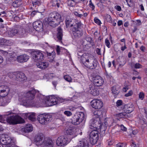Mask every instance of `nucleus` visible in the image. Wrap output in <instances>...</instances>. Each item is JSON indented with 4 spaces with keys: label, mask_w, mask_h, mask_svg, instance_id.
Listing matches in <instances>:
<instances>
[{
    "label": "nucleus",
    "mask_w": 147,
    "mask_h": 147,
    "mask_svg": "<svg viewBox=\"0 0 147 147\" xmlns=\"http://www.w3.org/2000/svg\"><path fill=\"white\" fill-rule=\"evenodd\" d=\"M36 92V91L35 89H32L26 92L21 93L19 96V100L23 102H25L27 105L32 106L40 107V104L36 105H34L33 104H31L36 103V100L37 98H40L41 96H42L40 95V96L37 97L34 100H33L32 99L34 98Z\"/></svg>",
    "instance_id": "1"
},
{
    "label": "nucleus",
    "mask_w": 147,
    "mask_h": 147,
    "mask_svg": "<svg viewBox=\"0 0 147 147\" xmlns=\"http://www.w3.org/2000/svg\"><path fill=\"white\" fill-rule=\"evenodd\" d=\"M81 61L85 66L92 69H95L98 64V61L93 56L85 53L81 56Z\"/></svg>",
    "instance_id": "2"
},
{
    "label": "nucleus",
    "mask_w": 147,
    "mask_h": 147,
    "mask_svg": "<svg viewBox=\"0 0 147 147\" xmlns=\"http://www.w3.org/2000/svg\"><path fill=\"white\" fill-rule=\"evenodd\" d=\"M58 98L54 96H51L45 97L44 96H41L40 98H38L36 100V103L32 104L34 105L49 103H51L50 106L55 105L58 103ZM31 105L32 104H31Z\"/></svg>",
    "instance_id": "3"
},
{
    "label": "nucleus",
    "mask_w": 147,
    "mask_h": 147,
    "mask_svg": "<svg viewBox=\"0 0 147 147\" xmlns=\"http://www.w3.org/2000/svg\"><path fill=\"white\" fill-rule=\"evenodd\" d=\"M61 19V16L59 13L56 12L51 13L47 19L48 24L53 27H55L59 24Z\"/></svg>",
    "instance_id": "4"
},
{
    "label": "nucleus",
    "mask_w": 147,
    "mask_h": 147,
    "mask_svg": "<svg viewBox=\"0 0 147 147\" xmlns=\"http://www.w3.org/2000/svg\"><path fill=\"white\" fill-rule=\"evenodd\" d=\"M83 26L81 22H76L74 26L70 28L74 36L80 37L83 35L82 28Z\"/></svg>",
    "instance_id": "5"
},
{
    "label": "nucleus",
    "mask_w": 147,
    "mask_h": 147,
    "mask_svg": "<svg viewBox=\"0 0 147 147\" xmlns=\"http://www.w3.org/2000/svg\"><path fill=\"white\" fill-rule=\"evenodd\" d=\"M52 115L49 114H42L38 115L37 120L42 124H47L51 120Z\"/></svg>",
    "instance_id": "6"
},
{
    "label": "nucleus",
    "mask_w": 147,
    "mask_h": 147,
    "mask_svg": "<svg viewBox=\"0 0 147 147\" xmlns=\"http://www.w3.org/2000/svg\"><path fill=\"white\" fill-rule=\"evenodd\" d=\"M32 59L36 62L42 61L44 59V55L41 51L38 50H35L32 52Z\"/></svg>",
    "instance_id": "7"
},
{
    "label": "nucleus",
    "mask_w": 147,
    "mask_h": 147,
    "mask_svg": "<svg viewBox=\"0 0 147 147\" xmlns=\"http://www.w3.org/2000/svg\"><path fill=\"white\" fill-rule=\"evenodd\" d=\"M99 132L97 130L92 131L89 135L90 143L92 144H95L98 139Z\"/></svg>",
    "instance_id": "8"
},
{
    "label": "nucleus",
    "mask_w": 147,
    "mask_h": 147,
    "mask_svg": "<svg viewBox=\"0 0 147 147\" xmlns=\"http://www.w3.org/2000/svg\"><path fill=\"white\" fill-rule=\"evenodd\" d=\"M66 136H61L58 138L56 143L59 146H64L67 145L70 141Z\"/></svg>",
    "instance_id": "9"
},
{
    "label": "nucleus",
    "mask_w": 147,
    "mask_h": 147,
    "mask_svg": "<svg viewBox=\"0 0 147 147\" xmlns=\"http://www.w3.org/2000/svg\"><path fill=\"white\" fill-rule=\"evenodd\" d=\"M7 120V122L11 124H17L18 123H22L24 121V120L21 118L20 121H18L17 119V117L14 116L8 117L5 118Z\"/></svg>",
    "instance_id": "10"
},
{
    "label": "nucleus",
    "mask_w": 147,
    "mask_h": 147,
    "mask_svg": "<svg viewBox=\"0 0 147 147\" xmlns=\"http://www.w3.org/2000/svg\"><path fill=\"white\" fill-rule=\"evenodd\" d=\"M10 90L7 86L1 85L0 86V98L5 97L9 93Z\"/></svg>",
    "instance_id": "11"
},
{
    "label": "nucleus",
    "mask_w": 147,
    "mask_h": 147,
    "mask_svg": "<svg viewBox=\"0 0 147 147\" xmlns=\"http://www.w3.org/2000/svg\"><path fill=\"white\" fill-rule=\"evenodd\" d=\"M93 84L96 87L101 86L104 82L103 78L100 76H94L92 78Z\"/></svg>",
    "instance_id": "12"
},
{
    "label": "nucleus",
    "mask_w": 147,
    "mask_h": 147,
    "mask_svg": "<svg viewBox=\"0 0 147 147\" xmlns=\"http://www.w3.org/2000/svg\"><path fill=\"white\" fill-rule=\"evenodd\" d=\"M65 134L67 135L68 136H69V138L68 139H69V140L70 141L72 138L76 137L77 135L76 129L73 128H70L66 130Z\"/></svg>",
    "instance_id": "13"
},
{
    "label": "nucleus",
    "mask_w": 147,
    "mask_h": 147,
    "mask_svg": "<svg viewBox=\"0 0 147 147\" xmlns=\"http://www.w3.org/2000/svg\"><path fill=\"white\" fill-rule=\"evenodd\" d=\"M92 107L95 109H99L103 106L102 102L99 100L93 99L90 102Z\"/></svg>",
    "instance_id": "14"
},
{
    "label": "nucleus",
    "mask_w": 147,
    "mask_h": 147,
    "mask_svg": "<svg viewBox=\"0 0 147 147\" xmlns=\"http://www.w3.org/2000/svg\"><path fill=\"white\" fill-rule=\"evenodd\" d=\"M45 138L42 134H39L36 135L34 138V142L37 146H41L43 141Z\"/></svg>",
    "instance_id": "15"
},
{
    "label": "nucleus",
    "mask_w": 147,
    "mask_h": 147,
    "mask_svg": "<svg viewBox=\"0 0 147 147\" xmlns=\"http://www.w3.org/2000/svg\"><path fill=\"white\" fill-rule=\"evenodd\" d=\"M98 121L96 120L95 119H93L90 121V123L91 124V125L93 127L96 129H100L103 128V124H101V121L100 120V118H98Z\"/></svg>",
    "instance_id": "16"
},
{
    "label": "nucleus",
    "mask_w": 147,
    "mask_h": 147,
    "mask_svg": "<svg viewBox=\"0 0 147 147\" xmlns=\"http://www.w3.org/2000/svg\"><path fill=\"white\" fill-rule=\"evenodd\" d=\"M53 145L52 140L46 138L44 140L41 147H53Z\"/></svg>",
    "instance_id": "17"
},
{
    "label": "nucleus",
    "mask_w": 147,
    "mask_h": 147,
    "mask_svg": "<svg viewBox=\"0 0 147 147\" xmlns=\"http://www.w3.org/2000/svg\"><path fill=\"white\" fill-rule=\"evenodd\" d=\"M134 107L131 103L125 105L123 108L124 111L126 114L130 113L132 112L134 109Z\"/></svg>",
    "instance_id": "18"
},
{
    "label": "nucleus",
    "mask_w": 147,
    "mask_h": 147,
    "mask_svg": "<svg viewBox=\"0 0 147 147\" xmlns=\"http://www.w3.org/2000/svg\"><path fill=\"white\" fill-rule=\"evenodd\" d=\"M95 86L93 84H90L89 86V91L91 94L94 96H97L99 94V92L95 89Z\"/></svg>",
    "instance_id": "19"
},
{
    "label": "nucleus",
    "mask_w": 147,
    "mask_h": 147,
    "mask_svg": "<svg viewBox=\"0 0 147 147\" xmlns=\"http://www.w3.org/2000/svg\"><path fill=\"white\" fill-rule=\"evenodd\" d=\"M27 79L25 74L22 72H18L16 80L19 82L25 81Z\"/></svg>",
    "instance_id": "20"
},
{
    "label": "nucleus",
    "mask_w": 147,
    "mask_h": 147,
    "mask_svg": "<svg viewBox=\"0 0 147 147\" xmlns=\"http://www.w3.org/2000/svg\"><path fill=\"white\" fill-rule=\"evenodd\" d=\"M29 59V56L26 54H24L20 55L17 57V61L20 63L26 62Z\"/></svg>",
    "instance_id": "21"
},
{
    "label": "nucleus",
    "mask_w": 147,
    "mask_h": 147,
    "mask_svg": "<svg viewBox=\"0 0 147 147\" xmlns=\"http://www.w3.org/2000/svg\"><path fill=\"white\" fill-rule=\"evenodd\" d=\"M34 28L36 31L41 30L43 27V24L40 21H37L34 22L33 24Z\"/></svg>",
    "instance_id": "22"
},
{
    "label": "nucleus",
    "mask_w": 147,
    "mask_h": 147,
    "mask_svg": "<svg viewBox=\"0 0 147 147\" xmlns=\"http://www.w3.org/2000/svg\"><path fill=\"white\" fill-rule=\"evenodd\" d=\"M74 23V20L71 19L66 18L65 20L66 27L67 28L70 27L71 28L74 26L75 23Z\"/></svg>",
    "instance_id": "23"
},
{
    "label": "nucleus",
    "mask_w": 147,
    "mask_h": 147,
    "mask_svg": "<svg viewBox=\"0 0 147 147\" xmlns=\"http://www.w3.org/2000/svg\"><path fill=\"white\" fill-rule=\"evenodd\" d=\"M41 61H40L37 62L36 65L37 67L41 69L46 68L48 66V63L47 62H42Z\"/></svg>",
    "instance_id": "24"
},
{
    "label": "nucleus",
    "mask_w": 147,
    "mask_h": 147,
    "mask_svg": "<svg viewBox=\"0 0 147 147\" xmlns=\"http://www.w3.org/2000/svg\"><path fill=\"white\" fill-rule=\"evenodd\" d=\"M63 35L62 30L61 27L59 26L57 28V38L59 42H61Z\"/></svg>",
    "instance_id": "25"
},
{
    "label": "nucleus",
    "mask_w": 147,
    "mask_h": 147,
    "mask_svg": "<svg viewBox=\"0 0 147 147\" xmlns=\"http://www.w3.org/2000/svg\"><path fill=\"white\" fill-rule=\"evenodd\" d=\"M77 147H89L88 142L86 139H83L80 141Z\"/></svg>",
    "instance_id": "26"
},
{
    "label": "nucleus",
    "mask_w": 147,
    "mask_h": 147,
    "mask_svg": "<svg viewBox=\"0 0 147 147\" xmlns=\"http://www.w3.org/2000/svg\"><path fill=\"white\" fill-rule=\"evenodd\" d=\"M112 93L115 95L118 94L119 93V86L118 85L113 86L111 88Z\"/></svg>",
    "instance_id": "27"
},
{
    "label": "nucleus",
    "mask_w": 147,
    "mask_h": 147,
    "mask_svg": "<svg viewBox=\"0 0 147 147\" xmlns=\"http://www.w3.org/2000/svg\"><path fill=\"white\" fill-rule=\"evenodd\" d=\"M71 120L72 123L74 124L78 125L80 123L76 114L72 117Z\"/></svg>",
    "instance_id": "28"
},
{
    "label": "nucleus",
    "mask_w": 147,
    "mask_h": 147,
    "mask_svg": "<svg viewBox=\"0 0 147 147\" xmlns=\"http://www.w3.org/2000/svg\"><path fill=\"white\" fill-rule=\"evenodd\" d=\"M33 127L31 124L26 125L23 129V130L26 133H28L32 131Z\"/></svg>",
    "instance_id": "29"
},
{
    "label": "nucleus",
    "mask_w": 147,
    "mask_h": 147,
    "mask_svg": "<svg viewBox=\"0 0 147 147\" xmlns=\"http://www.w3.org/2000/svg\"><path fill=\"white\" fill-rule=\"evenodd\" d=\"M51 3L53 6L57 7L58 8L60 7L61 1L59 0H51Z\"/></svg>",
    "instance_id": "30"
},
{
    "label": "nucleus",
    "mask_w": 147,
    "mask_h": 147,
    "mask_svg": "<svg viewBox=\"0 0 147 147\" xmlns=\"http://www.w3.org/2000/svg\"><path fill=\"white\" fill-rule=\"evenodd\" d=\"M79 121L80 123L82 122L85 118V115L84 113L82 112H80L76 113Z\"/></svg>",
    "instance_id": "31"
},
{
    "label": "nucleus",
    "mask_w": 147,
    "mask_h": 147,
    "mask_svg": "<svg viewBox=\"0 0 147 147\" xmlns=\"http://www.w3.org/2000/svg\"><path fill=\"white\" fill-rule=\"evenodd\" d=\"M117 61L120 67L123 66L126 63V61L124 58H118L117 59Z\"/></svg>",
    "instance_id": "32"
},
{
    "label": "nucleus",
    "mask_w": 147,
    "mask_h": 147,
    "mask_svg": "<svg viewBox=\"0 0 147 147\" xmlns=\"http://www.w3.org/2000/svg\"><path fill=\"white\" fill-rule=\"evenodd\" d=\"M18 32V31L17 29L13 28L8 32V34L10 36L12 37L17 34Z\"/></svg>",
    "instance_id": "33"
},
{
    "label": "nucleus",
    "mask_w": 147,
    "mask_h": 147,
    "mask_svg": "<svg viewBox=\"0 0 147 147\" xmlns=\"http://www.w3.org/2000/svg\"><path fill=\"white\" fill-rule=\"evenodd\" d=\"M17 73L18 72H15L10 73L8 74V76L11 79L15 80H16Z\"/></svg>",
    "instance_id": "34"
},
{
    "label": "nucleus",
    "mask_w": 147,
    "mask_h": 147,
    "mask_svg": "<svg viewBox=\"0 0 147 147\" xmlns=\"http://www.w3.org/2000/svg\"><path fill=\"white\" fill-rule=\"evenodd\" d=\"M27 116L28 117V118L30 120L33 121L35 119V113H31L27 114Z\"/></svg>",
    "instance_id": "35"
},
{
    "label": "nucleus",
    "mask_w": 147,
    "mask_h": 147,
    "mask_svg": "<svg viewBox=\"0 0 147 147\" xmlns=\"http://www.w3.org/2000/svg\"><path fill=\"white\" fill-rule=\"evenodd\" d=\"M7 136L2 135L0 138V141L1 143L3 145H5L6 142V137Z\"/></svg>",
    "instance_id": "36"
},
{
    "label": "nucleus",
    "mask_w": 147,
    "mask_h": 147,
    "mask_svg": "<svg viewBox=\"0 0 147 147\" xmlns=\"http://www.w3.org/2000/svg\"><path fill=\"white\" fill-rule=\"evenodd\" d=\"M94 114L97 117H101L102 116V111L99 110L96 111L94 112Z\"/></svg>",
    "instance_id": "37"
},
{
    "label": "nucleus",
    "mask_w": 147,
    "mask_h": 147,
    "mask_svg": "<svg viewBox=\"0 0 147 147\" xmlns=\"http://www.w3.org/2000/svg\"><path fill=\"white\" fill-rule=\"evenodd\" d=\"M7 137H6V140L5 147H6L8 145H10L11 146L13 144H12V142H13V140H11L9 137H8L7 136Z\"/></svg>",
    "instance_id": "38"
},
{
    "label": "nucleus",
    "mask_w": 147,
    "mask_h": 147,
    "mask_svg": "<svg viewBox=\"0 0 147 147\" xmlns=\"http://www.w3.org/2000/svg\"><path fill=\"white\" fill-rule=\"evenodd\" d=\"M127 116V114L125 112L116 114V116L119 118H125Z\"/></svg>",
    "instance_id": "39"
},
{
    "label": "nucleus",
    "mask_w": 147,
    "mask_h": 147,
    "mask_svg": "<svg viewBox=\"0 0 147 147\" xmlns=\"http://www.w3.org/2000/svg\"><path fill=\"white\" fill-rule=\"evenodd\" d=\"M9 41V40H6L4 38H0V45H7V42Z\"/></svg>",
    "instance_id": "40"
},
{
    "label": "nucleus",
    "mask_w": 147,
    "mask_h": 147,
    "mask_svg": "<svg viewBox=\"0 0 147 147\" xmlns=\"http://www.w3.org/2000/svg\"><path fill=\"white\" fill-rule=\"evenodd\" d=\"M20 3L19 1L18 0L13 2L12 4V5L15 8L18 7L20 6Z\"/></svg>",
    "instance_id": "41"
},
{
    "label": "nucleus",
    "mask_w": 147,
    "mask_h": 147,
    "mask_svg": "<svg viewBox=\"0 0 147 147\" xmlns=\"http://www.w3.org/2000/svg\"><path fill=\"white\" fill-rule=\"evenodd\" d=\"M63 78L67 82H70L71 81V78L69 75H65L63 76Z\"/></svg>",
    "instance_id": "42"
},
{
    "label": "nucleus",
    "mask_w": 147,
    "mask_h": 147,
    "mask_svg": "<svg viewBox=\"0 0 147 147\" xmlns=\"http://www.w3.org/2000/svg\"><path fill=\"white\" fill-rule=\"evenodd\" d=\"M106 19L108 22L111 23H112V18L110 15L107 14L106 16Z\"/></svg>",
    "instance_id": "43"
},
{
    "label": "nucleus",
    "mask_w": 147,
    "mask_h": 147,
    "mask_svg": "<svg viewBox=\"0 0 147 147\" xmlns=\"http://www.w3.org/2000/svg\"><path fill=\"white\" fill-rule=\"evenodd\" d=\"M32 3L33 6H36V5L39 6L41 4L40 2V1L36 0L32 1Z\"/></svg>",
    "instance_id": "44"
},
{
    "label": "nucleus",
    "mask_w": 147,
    "mask_h": 147,
    "mask_svg": "<svg viewBox=\"0 0 147 147\" xmlns=\"http://www.w3.org/2000/svg\"><path fill=\"white\" fill-rule=\"evenodd\" d=\"M89 7L92 9V10H94L95 6L93 3H92L91 0L89 1V3L88 5Z\"/></svg>",
    "instance_id": "45"
},
{
    "label": "nucleus",
    "mask_w": 147,
    "mask_h": 147,
    "mask_svg": "<svg viewBox=\"0 0 147 147\" xmlns=\"http://www.w3.org/2000/svg\"><path fill=\"white\" fill-rule=\"evenodd\" d=\"M10 101V100L8 99L7 97H6L3 100V103L2 104L3 105H7Z\"/></svg>",
    "instance_id": "46"
},
{
    "label": "nucleus",
    "mask_w": 147,
    "mask_h": 147,
    "mask_svg": "<svg viewBox=\"0 0 147 147\" xmlns=\"http://www.w3.org/2000/svg\"><path fill=\"white\" fill-rule=\"evenodd\" d=\"M63 113L67 117L70 116L72 115V113L71 111H65Z\"/></svg>",
    "instance_id": "47"
},
{
    "label": "nucleus",
    "mask_w": 147,
    "mask_h": 147,
    "mask_svg": "<svg viewBox=\"0 0 147 147\" xmlns=\"http://www.w3.org/2000/svg\"><path fill=\"white\" fill-rule=\"evenodd\" d=\"M144 94L143 92H140L139 94V98L141 100H142L144 99Z\"/></svg>",
    "instance_id": "48"
},
{
    "label": "nucleus",
    "mask_w": 147,
    "mask_h": 147,
    "mask_svg": "<svg viewBox=\"0 0 147 147\" xmlns=\"http://www.w3.org/2000/svg\"><path fill=\"white\" fill-rule=\"evenodd\" d=\"M105 42L106 45L108 48H110L111 47V44L109 40L107 38H106L105 40Z\"/></svg>",
    "instance_id": "49"
},
{
    "label": "nucleus",
    "mask_w": 147,
    "mask_h": 147,
    "mask_svg": "<svg viewBox=\"0 0 147 147\" xmlns=\"http://www.w3.org/2000/svg\"><path fill=\"white\" fill-rule=\"evenodd\" d=\"M0 122L2 123H5L6 122H7V120L6 119L4 118L3 116L0 115Z\"/></svg>",
    "instance_id": "50"
},
{
    "label": "nucleus",
    "mask_w": 147,
    "mask_h": 147,
    "mask_svg": "<svg viewBox=\"0 0 147 147\" xmlns=\"http://www.w3.org/2000/svg\"><path fill=\"white\" fill-rule=\"evenodd\" d=\"M94 21L96 23L99 25H100L101 23L100 20L97 17H95L94 18Z\"/></svg>",
    "instance_id": "51"
},
{
    "label": "nucleus",
    "mask_w": 147,
    "mask_h": 147,
    "mask_svg": "<svg viewBox=\"0 0 147 147\" xmlns=\"http://www.w3.org/2000/svg\"><path fill=\"white\" fill-rule=\"evenodd\" d=\"M74 13L76 16L78 18H81L83 16V14L79 13V12H78L77 11H74Z\"/></svg>",
    "instance_id": "52"
},
{
    "label": "nucleus",
    "mask_w": 147,
    "mask_h": 147,
    "mask_svg": "<svg viewBox=\"0 0 147 147\" xmlns=\"http://www.w3.org/2000/svg\"><path fill=\"white\" fill-rule=\"evenodd\" d=\"M133 94V92L131 90H129L128 93L126 94L125 95V97H127L131 96Z\"/></svg>",
    "instance_id": "53"
},
{
    "label": "nucleus",
    "mask_w": 147,
    "mask_h": 147,
    "mask_svg": "<svg viewBox=\"0 0 147 147\" xmlns=\"http://www.w3.org/2000/svg\"><path fill=\"white\" fill-rule=\"evenodd\" d=\"M134 67L136 69H139L142 68V65L139 63H136L134 65Z\"/></svg>",
    "instance_id": "54"
},
{
    "label": "nucleus",
    "mask_w": 147,
    "mask_h": 147,
    "mask_svg": "<svg viewBox=\"0 0 147 147\" xmlns=\"http://www.w3.org/2000/svg\"><path fill=\"white\" fill-rule=\"evenodd\" d=\"M74 2H72V1H71L69 0L67 1V4L69 6L71 7H73L74 6L75 4L74 3Z\"/></svg>",
    "instance_id": "55"
},
{
    "label": "nucleus",
    "mask_w": 147,
    "mask_h": 147,
    "mask_svg": "<svg viewBox=\"0 0 147 147\" xmlns=\"http://www.w3.org/2000/svg\"><path fill=\"white\" fill-rule=\"evenodd\" d=\"M122 104V101L121 100H118L116 102V105L118 107L121 105Z\"/></svg>",
    "instance_id": "56"
},
{
    "label": "nucleus",
    "mask_w": 147,
    "mask_h": 147,
    "mask_svg": "<svg viewBox=\"0 0 147 147\" xmlns=\"http://www.w3.org/2000/svg\"><path fill=\"white\" fill-rule=\"evenodd\" d=\"M108 119L107 118H106L105 119H104V124H103V126H104L105 127H107V126L108 125V124L107 122V121H108Z\"/></svg>",
    "instance_id": "57"
},
{
    "label": "nucleus",
    "mask_w": 147,
    "mask_h": 147,
    "mask_svg": "<svg viewBox=\"0 0 147 147\" xmlns=\"http://www.w3.org/2000/svg\"><path fill=\"white\" fill-rule=\"evenodd\" d=\"M58 103H60V102H64L65 100V99H63V98H58Z\"/></svg>",
    "instance_id": "58"
},
{
    "label": "nucleus",
    "mask_w": 147,
    "mask_h": 147,
    "mask_svg": "<svg viewBox=\"0 0 147 147\" xmlns=\"http://www.w3.org/2000/svg\"><path fill=\"white\" fill-rule=\"evenodd\" d=\"M96 53L98 55H101L100 49L97 48L96 49Z\"/></svg>",
    "instance_id": "59"
},
{
    "label": "nucleus",
    "mask_w": 147,
    "mask_h": 147,
    "mask_svg": "<svg viewBox=\"0 0 147 147\" xmlns=\"http://www.w3.org/2000/svg\"><path fill=\"white\" fill-rule=\"evenodd\" d=\"M56 51L57 54L59 55L60 52V47L58 45L57 46Z\"/></svg>",
    "instance_id": "60"
},
{
    "label": "nucleus",
    "mask_w": 147,
    "mask_h": 147,
    "mask_svg": "<svg viewBox=\"0 0 147 147\" xmlns=\"http://www.w3.org/2000/svg\"><path fill=\"white\" fill-rule=\"evenodd\" d=\"M121 129L124 131H127V128L125 127L123 125H121Z\"/></svg>",
    "instance_id": "61"
},
{
    "label": "nucleus",
    "mask_w": 147,
    "mask_h": 147,
    "mask_svg": "<svg viewBox=\"0 0 147 147\" xmlns=\"http://www.w3.org/2000/svg\"><path fill=\"white\" fill-rule=\"evenodd\" d=\"M115 8L117 11H120L121 10V7L119 5H116L115 7Z\"/></svg>",
    "instance_id": "62"
},
{
    "label": "nucleus",
    "mask_w": 147,
    "mask_h": 147,
    "mask_svg": "<svg viewBox=\"0 0 147 147\" xmlns=\"http://www.w3.org/2000/svg\"><path fill=\"white\" fill-rule=\"evenodd\" d=\"M124 144L122 143H119L116 144V146L117 147H122L124 146Z\"/></svg>",
    "instance_id": "63"
},
{
    "label": "nucleus",
    "mask_w": 147,
    "mask_h": 147,
    "mask_svg": "<svg viewBox=\"0 0 147 147\" xmlns=\"http://www.w3.org/2000/svg\"><path fill=\"white\" fill-rule=\"evenodd\" d=\"M37 12L36 11H32L31 14V16L32 17L34 16Z\"/></svg>",
    "instance_id": "64"
}]
</instances>
